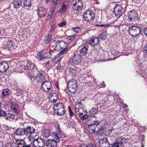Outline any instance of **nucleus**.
Listing matches in <instances>:
<instances>
[{"label": "nucleus", "instance_id": "obj_1", "mask_svg": "<svg viewBox=\"0 0 147 147\" xmlns=\"http://www.w3.org/2000/svg\"><path fill=\"white\" fill-rule=\"evenodd\" d=\"M34 67V64L31 62H29L27 63L26 66L22 65L21 67L22 71L30 78V80H31L36 76L34 73L32 72V70Z\"/></svg>", "mask_w": 147, "mask_h": 147}, {"label": "nucleus", "instance_id": "obj_2", "mask_svg": "<svg viewBox=\"0 0 147 147\" xmlns=\"http://www.w3.org/2000/svg\"><path fill=\"white\" fill-rule=\"evenodd\" d=\"M83 55V48L80 50H78L76 52H75L72 58V65L74 64L78 65L81 63L82 61V56Z\"/></svg>", "mask_w": 147, "mask_h": 147}, {"label": "nucleus", "instance_id": "obj_3", "mask_svg": "<svg viewBox=\"0 0 147 147\" xmlns=\"http://www.w3.org/2000/svg\"><path fill=\"white\" fill-rule=\"evenodd\" d=\"M64 105L62 103H58L54 105L53 107L55 113L59 115H63L65 112Z\"/></svg>", "mask_w": 147, "mask_h": 147}, {"label": "nucleus", "instance_id": "obj_4", "mask_svg": "<svg viewBox=\"0 0 147 147\" xmlns=\"http://www.w3.org/2000/svg\"><path fill=\"white\" fill-rule=\"evenodd\" d=\"M141 31L140 28L136 26H133L129 28V33L133 37H137Z\"/></svg>", "mask_w": 147, "mask_h": 147}, {"label": "nucleus", "instance_id": "obj_5", "mask_svg": "<svg viewBox=\"0 0 147 147\" xmlns=\"http://www.w3.org/2000/svg\"><path fill=\"white\" fill-rule=\"evenodd\" d=\"M68 64L67 69L69 72V74L72 76L76 75L78 72V68L72 65V61L71 60L68 61Z\"/></svg>", "mask_w": 147, "mask_h": 147}, {"label": "nucleus", "instance_id": "obj_6", "mask_svg": "<svg viewBox=\"0 0 147 147\" xmlns=\"http://www.w3.org/2000/svg\"><path fill=\"white\" fill-rule=\"evenodd\" d=\"M94 12L90 10L86 11L83 14V17L85 20L87 22H90L93 20L94 19Z\"/></svg>", "mask_w": 147, "mask_h": 147}, {"label": "nucleus", "instance_id": "obj_7", "mask_svg": "<svg viewBox=\"0 0 147 147\" xmlns=\"http://www.w3.org/2000/svg\"><path fill=\"white\" fill-rule=\"evenodd\" d=\"M67 87L69 92L71 93L74 92L78 87L77 82L74 80H70L68 83Z\"/></svg>", "mask_w": 147, "mask_h": 147}, {"label": "nucleus", "instance_id": "obj_8", "mask_svg": "<svg viewBox=\"0 0 147 147\" xmlns=\"http://www.w3.org/2000/svg\"><path fill=\"white\" fill-rule=\"evenodd\" d=\"M81 102L77 103L75 107V110L77 114L83 120V108Z\"/></svg>", "mask_w": 147, "mask_h": 147}, {"label": "nucleus", "instance_id": "obj_9", "mask_svg": "<svg viewBox=\"0 0 147 147\" xmlns=\"http://www.w3.org/2000/svg\"><path fill=\"white\" fill-rule=\"evenodd\" d=\"M51 83L47 81H44L41 84L40 89L42 91L47 92L51 90Z\"/></svg>", "mask_w": 147, "mask_h": 147}, {"label": "nucleus", "instance_id": "obj_10", "mask_svg": "<svg viewBox=\"0 0 147 147\" xmlns=\"http://www.w3.org/2000/svg\"><path fill=\"white\" fill-rule=\"evenodd\" d=\"M87 122L85 121V125L88 127L89 132L92 133H93L95 132V129L97 127V125L96 123L91 124L90 120H87Z\"/></svg>", "mask_w": 147, "mask_h": 147}, {"label": "nucleus", "instance_id": "obj_11", "mask_svg": "<svg viewBox=\"0 0 147 147\" xmlns=\"http://www.w3.org/2000/svg\"><path fill=\"white\" fill-rule=\"evenodd\" d=\"M128 19L132 22H135L138 19V15L135 11H131L129 13Z\"/></svg>", "mask_w": 147, "mask_h": 147}, {"label": "nucleus", "instance_id": "obj_12", "mask_svg": "<svg viewBox=\"0 0 147 147\" xmlns=\"http://www.w3.org/2000/svg\"><path fill=\"white\" fill-rule=\"evenodd\" d=\"M33 145L34 147H43L45 144L44 140L41 138H37L34 140Z\"/></svg>", "mask_w": 147, "mask_h": 147}, {"label": "nucleus", "instance_id": "obj_13", "mask_svg": "<svg viewBox=\"0 0 147 147\" xmlns=\"http://www.w3.org/2000/svg\"><path fill=\"white\" fill-rule=\"evenodd\" d=\"M123 8L121 5H116L114 8V13L115 16L119 17L122 14Z\"/></svg>", "mask_w": 147, "mask_h": 147}, {"label": "nucleus", "instance_id": "obj_14", "mask_svg": "<svg viewBox=\"0 0 147 147\" xmlns=\"http://www.w3.org/2000/svg\"><path fill=\"white\" fill-rule=\"evenodd\" d=\"M10 106L11 110L16 115L18 114L20 112V107L18 104L14 103L13 101H11Z\"/></svg>", "mask_w": 147, "mask_h": 147}, {"label": "nucleus", "instance_id": "obj_15", "mask_svg": "<svg viewBox=\"0 0 147 147\" xmlns=\"http://www.w3.org/2000/svg\"><path fill=\"white\" fill-rule=\"evenodd\" d=\"M37 11L38 15L40 18L44 17L47 13L46 9L43 6H39L38 7Z\"/></svg>", "mask_w": 147, "mask_h": 147}, {"label": "nucleus", "instance_id": "obj_16", "mask_svg": "<svg viewBox=\"0 0 147 147\" xmlns=\"http://www.w3.org/2000/svg\"><path fill=\"white\" fill-rule=\"evenodd\" d=\"M9 67L8 64L6 62H0V72L3 73L6 72Z\"/></svg>", "mask_w": 147, "mask_h": 147}, {"label": "nucleus", "instance_id": "obj_17", "mask_svg": "<svg viewBox=\"0 0 147 147\" xmlns=\"http://www.w3.org/2000/svg\"><path fill=\"white\" fill-rule=\"evenodd\" d=\"M59 141V140L56 141L50 139L47 141L46 145L47 147H55L57 145V142Z\"/></svg>", "mask_w": 147, "mask_h": 147}, {"label": "nucleus", "instance_id": "obj_18", "mask_svg": "<svg viewBox=\"0 0 147 147\" xmlns=\"http://www.w3.org/2000/svg\"><path fill=\"white\" fill-rule=\"evenodd\" d=\"M90 45L93 47H94L98 45L99 42L98 38L96 37L92 38L90 40H88Z\"/></svg>", "mask_w": 147, "mask_h": 147}, {"label": "nucleus", "instance_id": "obj_19", "mask_svg": "<svg viewBox=\"0 0 147 147\" xmlns=\"http://www.w3.org/2000/svg\"><path fill=\"white\" fill-rule=\"evenodd\" d=\"M68 51L67 48H65L61 51L58 54V57L59 59H58V61L61 60L63 57H65L66 54Z\"/></svg>", "mask_w": 147, "mask_h": 147}, {"label": "nucleus", "instance_id": "obj_20", "mask_svg": "<svg viewBox=\"0 0 147 147\" xmlns=\"http://www.w3.org/2000/svg\"><path fill=\"white\" fill-rule=\"evenodd\" d=\"M11 5L15 9H17L22 6L21 1L20 0L14 1L11 3Z\"/></svg>", "mask_w": 147, "mask_h": 147}, {"label": "nucleus", "instance_id": "obj_21", "mask_svg": "<svg viewBox=\"0 0 147 147\" xmlns=\"http://www.w3.org/2000/svg\"><path fill=\"white\" fill-rule=\"evenodd\" d=\"M49 99L51 102L55 103L57 100L58 96L57 94L56 93H52L49 94Z\"/></svg>", "mask_w": 147, "mask_h": 147}, {"label": "nucleus", "instance_id": "obj_22", "mask_svg": "<svg viewBox=\"0 0 147 147\" xmlns=\"http://www.w3.org/2000/svg\"><path fill=\"white\" fill-rule=\"evenodd\" d=\"M88 81L87 82H86V81H85L86 86H92L93 85H94L95 83L92 77H90L88 78H87L86 79Z\"/></svg>", "mask_w": 147, "mask_h": 147}, {"label": "nucleus", "instance_id": "obj_23", "mask_svg": "<svg viewBox=\"0 0 147 147\" xmlns=\"http://www.w3.org/2000/svg\"><path fill=\"white\" fill-rule=\"evenodd\" d=\"M15 134L19 136H22L26 135L25 129L19 128L16 129Z\"/></svg>", "mask_w": 147, "mask_h": 147}, {"label": "nucleus", "instance_id": "obj_24", "mask_svg": "<svg viewBox=\"0 0 147 147\" xmlns=\"http://www.w3.org/2000/svg\"><path fill=\"white\" fill-rule=\"evenodd\" d=\"M10 93V91L9 89H3L2 91L1 97L3 98L7 97Z\"/></svg>", "mask_w": 147, "mask_h": 147}, {"label": "nucleus", "instance_id": "obj_25", "mask_svg": "<svg viewBox=\"0 0 147 147\" xmlns=\"http://www.w3.org/2000/svg\"><path fill=\"white\" fill-rule=\"evenodd\" d=\"M5 118L6 120H7L10 121H13L14 119L16 120L17 119V118L16 119L15 118V115L9 113H7V115L5 116Z\"/></svg>", "mask_w": 147, "mask_h": 147}, {"label": "nucleus", "instance_id": "obj_26", "mask_svg": "<svg viewBox=\"0 0 147 147\" xmlns=\"http://www.w3.org/2000/svg\"><path fill=\"white\" fill-rule=\"evenodd\" d=\"M26 135L28 134H31L34 133L35 131L34 129L32 127L28 126L25 129Z\"/></svg>", "mask_w": 147, "mask_h": 147}, {"label": "nucleus", "instance_id": "obj_27", "mask_svg": "<svg viewBox=\"0 0 147 147\" xmlns=\"http://www.w3.org/2000/svg\"><path fill=\"white\" fill-rule=\"evenodd\" d=\"M116 142L119 145H121V144L125 143L126 139L124 137H120L118 138L116 140Z\"/></svg>", "mask_w": 147, "mask_h": 147}, {"label": "nucleus", "instance_id": "obj_28", "mask_svg": "<svg viewBox=\"0 0 147 147\" xmlns=\"http://www.w3.org/2000/svg\"><path fill=\"white\" fill-rule=\"evenodd\" d=\"M15 144L17 145H23L25 144L24 138L21 139L19 138L15 139Z\"/></svg>", "mask_w": 147, "mask_h": 147}, {"label": "nucleus", "instance_id": "obj_29", "mask_svg": "<svg viewBox=\"0 0 147 147\" xmlns=\"http://www.w3.org/2000/svg\"><path fill=\"white\" fill-rule=\"evenodd\" d=\"M81 2L79 1V0H73L71 1V4L72 7L75 10L76 9V7L78 6V4H80Z\"/></svg>", "mask_w": 147, "mask_h": 147}, {"label": "nucleus", "instance_id": "obj_30", "mask_svg": "<svg viewBox=\"0 0 147 147\" xmlns=\"http://www.w3.org/2000/svg\"><path fill=\"white\" fill-rule=\"evenodd\" d=\"M60 43L61 49L67 48V47L68 46V44L67 42L63 41H60Z\"/></svg>", "mask_w": 147, "mask_h": 147}, {"label": "nucleus", "instance_id": "obj_31", "mask_svg": "<svg viewBox=\"0 0 147 147\" xmlns=\"http://www.w3.org/2000/svg\"><path fill=\"white\" fill-rule=\"evenodd\" d=\"M55 50L56 51H59L61 49L60 41H58L55 42Z\"/></svg>", "mask_w": 147, "mask_h": 147}, {"label": "nucleus", "instance_id": "obj_32", "mask_svg": "<svg viewBox=\"0 0 147 147\" xmlns=\"http://www.w3.org/2000/svg\"><path fill=\"white\" fill-rule=\"evenodd\" d=\"M55 138L57 140L62 137V134L59 131L55 132L53 133Z\"/></svg>", "mask_w": 147, "mask_h": 147}, {"label": "nucleus", "instance_id": "obj_33", "mask_svg": "<svg viewBox=\"0 0 147 147\" xmlns=\"http://www.w3.org/2000/svg\"><path fill=\"white\" fill-rule=\"evenodd\" d=\"M51 134V131L49 129H45L42 133V136L44 137H47L49 136Z\"/></svg>", "mask_w": 147, "mask_h": 147}, {"label": "nucleus", "instance_id": "obj_34", "mask_svg": "<svg viewBox=\"0 0 147 147\" xmlns=\"http://www.w3.org/2000/svg\"><path fill=\"white\" fill-rule=\"evenodd\" d=\"M107 35V33L106 32H102L100 34L99 37L102 40H104L106 38Z\"/></svg>", "mask_w": 147, "mask_h": 147}, {"label": "nucleus", "instance_id": "obj_35", "mask_svg": "<svg viewBox=\"0 0 147 147\" xmlns=\"http://www.w3.org/2000/svg\"><path fill=\"white\" fill-rule=\"evenodd\" d=\"M51 35H48L47 36H45L44 38V42L45 43H48L50 42V41L51 40Z\"/></svg>", "mask_w": 147, "mask_h": 147}, {"label": "nucleus", "instance_id": "obj_36", "mask_svg": "<svg viewBox=\"0 0 147 147\" xmlns=\"http://www.w3.org/2000/svg\"><path fill=\"white\" fill-rule=\"evenodd\" d=\"M23 5L25 7H29L31 4V0H23Z\"/></svg>", "mask_w": 147, "mask_h": 147}, {"label": "nucleus", "instance_id": "obj_37", "mask_svg": "<svg viewBox=\"0 0 147 147\" xmlns=\"http://www.w3.org/2000/svg\"><path fill=\"white\" fill-rule=\"evenodd\" d=\"M37 81L38 82H41L44 79V77L43 76L42 74H39L38 75V76L36 77Z\"/></svg>", "mask_w": 147, "mask_h": 147}, {"label": "nucleus", "instance_id": "obj_38", "mask_svg": "<svg viewBox=\"0 0 147 147\" xmlns=\"http://www.w3.org/2000/svg\"><path fill=\"white\" fill-rule=\"evenodd\" d=\"M8 45V47L9 48L10 47V50H12L14 49H16L15 47L16 46H14V43L12 42L11 40H10L8 42H7Z\"/></svg>", "mask_w": 147, "mask_h": 147}, {"label": "nucleus", "instance_id": "obj_39", "mask_svg": "<svg viewBox=\"0 0 147 147\" xmlns=\"http://www.w3.org/2000/svg\"><path fill=\"white\" fill-rule=\"evenodd\" d=\"M52 56L51 54L48 52L43 54V57L45 58L49 59L51 58Z\"/></svg>", "mask_w": 147, "mask_h": 147}, {"label": "nucleus", "instance_id": "obj_40", "mask_svg": "<svg viewBox=\"0 0 147 147\" xmlns=\"http://www.w3.org/2000/svg\"><path fill=\"white\" fill-rule=\"evenodd\" d=\"M9 10L7 9L5 11H3L2 12L4 13V18H10V16L9 13Z\"/></svg>", "mask_w": 147, "mask_h": 147}, {"label": "nucleus", "instance_id": "obj_41", "mask_svg": "<svg viewBox=\"0 0 147 147\" xmlns=\"http://www.w3.org/2000/svg\"><path fill=\"white\" fill-rule=\"evenodd\" d=\"M56 68L58 72H61L63 71V65H61V64H59L57 67Z\"/></svg>", "mask_w": 147, "mask_h": 147}, {"label": "nucleus", "instance_id": "obj_42", "mask_svg": "<svg viewBox=\"0 0 147 147\" xmlns=\"http://www.w3.org/2000/svg\"><path fill=\"white\" fill-rule=\"evenodd\" d=\"M57 6H56L55 5H53L51 9V10L49 12L51 14H53L55 11V9L56 8Z\"/></svg>", "mask_w": 147, "mask_h": 147}, {"label": "nucleus", "instance_id": "obj_43", "mask_svg": "<svg viewBox=\"0 0 147 147\" xmlns=\"http://www.w3.org/2000/svg\"><path fill=\"white\" fill-rule=\"evenodd\" d=\"M108 141V139L107 138H103L101 139L99 141V145L105 143Z\"/></svg>", "mask_w": 147, "mask_h": 147}, {"label": "nucleus", "instance_id": "obj_44", "mask_svg": "<svg viewBox=\"0 0 147 147\" xmlns=\"http://www.w3.org/2000/svg\"><path fill=\"white\" fill-rule=\"evenodd\" d=\"M97 111V108H92L90 111V113L91 114H96Z\"/></svg>", "mask_w": 147, "mask_h": 147}, {"label": "nucleus", "instance_id": "obj_45", "mask_svg": "<svg viewBox=\"0 0 147 147\" xmlns=\"http://www.w3.org/2000/svg\"><path fill=\"white\" fill-rule=\"evenodd\" d=\"M110 144L108 142V141L105 143L99 145L100 147H109Z\"/></svg>", "mask_w": 147, "mask_h": 147}, {"label": "nucleus", "instance_id": "obj_46", "mask_svg": "<svg viewBox=\"0 0 147 147\" xmlns=\"http://www.w3.org/2000/svg\"><path fill=\"white\" fill-rule=\"evenodd\" d=\"M67 22L66 21H63L58 24L59 27H63L66 26Z\"/></svg>", "mask_w": 147, "mask_h": 147}, {"label": "nucleus", "instance_id": "obj_47", "mask_svg": "<svg viewBox=\"0 0 147 147\" xmlns=\"http://www.w3.org/2000/svg\"><path fill=\"white\" fill-rule=\"evenodd\" d=\"M66 9L67 7L66 5L64 4H62V6L61 8V12L62 13L64 12Z\"/></svg>", "mask_w": 147, "mask_h": 147}, {"label": "nucleus", "instance_id": "obj_48", "mask_svg": "<svg viewBox=\"0 0 147 147\" xmlns=\"http://www.w3.org/2000/svg\"><path fill=\"white\" fill-rule=\"evenodd\" d=\"M7 113L4 111L1 110V109L0 110V116L3 117L5 116V117Z\"/></svg>", "mask_w": 147, "mask_h": 147}, {"label": "nucleus", "instance_id": "obj_49", "mask_svg": "<svg viewBox=\"0 0 147 147\" xmlns=\"http://www.w3.org/2000/svg\"><path fill=\"white\" fill-rule=\"evenodd\" d=\"M76 34L70 36H68L67 37V39L68 40H73L76 37Z\"/></svg>", "mask_w": 147, "mask_h": 147}, {"label": "nucleus", "instance_id": "obj_50", "mask_svg": "<svg viewBox=\"0 0 147 147\" xmlns=\"http://www.w3.org/2000/svg\"><path fill=\"white\" fill-rule=\"evenodd\" d=\"M81 4H82L81 5H80V4H78V6H77L76 7V9H77L78 11H81L82 9V8L83 7V4L81 2Z\"/></svg>", "mask_w": 147, "mask_h": 147}, {"label": "nucleus", "instance_id": "obj_51", "mask_svg": "<svg viewBox=\"0 0 147 147\" xmlns=\"http://www.w3.org/2000/svg\"><path fill=\"white\" fill-rule=\"evenodd\" d=\"M38 58L39 59L41 60L43 57V54L41 53H38Z\"/></svg>", "mask_w": 147, "mask_h": 147}, {"label": "nucleus", "instance_id": "obj_52", "mask_svg": "<svg viewBox=\"0 0 147 147\" xmlns=\"http://www.w3.org/2000/svg\"><path fill=\"white\" fill-rule=\"evenodd\" d=\"M52 2L53 3V5H55L56 6H57V5L58 4L60 3V0H52Z\"/></svg>", "mask_w": 147, "mask_h": 147}, {"label": "nucleus", "instance_id": "obj_53", "mask_svg": "<svg viewBox=\"0 0 147 147\" xmlns=\"http://www.w3.org/2000/svg\"><path fill=\"white\" fill-rule=\"evenodd\" d=\"M83 147H95L92 143H89L83 145Z\"/></svg>", "mask_w": 147, "mask_h": 147}, {"label": "nucleus", "instance_id": "obj_54", "mask_svg": "<svg viewBox=\"0 0 147 147\" xmlns=\"http://www.w3.org/2000/svg\"><path fill=\"white\" fill-rule=\"evenodd\" d=\"M74 31L76 32H79L81 31V29L78 27H76L73 28Z\"/></svg>", "mask_w": 147, "mask_h": 147}, {"label": "nucleus", "instance_id": "obj_55", "mask_svg": "<svg viewBox=\"0 0 147 147\" xmlns=\"http://www.w3.org/2000/svg\"><path fill=\"white\" fill-rule=\"evenodd\" d=\"M68 110L69 111V115H70V116H71V117L74 115V113H73L72 111L71 110V108L70 107L68 106Z\"/></svg>", "mask_w": 147, "mask_h": 147}, {"label": "nucleus", "instance_id": "obj_56", "mask_svg": "<svg viewBox=\"0 0 147 147\" xmlns=\"http://www.w3.org/2000/svg\"><path fill=\"white\" fill-rule=\"evenodd\" d=\"M4 13L2 12H0V21L3 20L4 19Z\"/></svg>", "mask_w": 147, "mask_h": 147}, {"label": "nucleus", "instance_id": "obj_57", "mask_svg": "<svg viewBox=\"0 0 147 147\" xmlns=\"http://www.w3.org/2000/svg\"><path fill=\"white\" fill-rule=\"evenodd\" d=\"M144 52L146 55H147V43L144 47Z\"/></svg>", "mask_w": 147, "mask_h": 147}, {"label": "nucleus", "instance_id": "obj_58", "mask_svg": "<svg viewBox=\"0 0 147 147\" xmlns=\"http://www.w3.org/2000/svg\"><path fill=\"white\" fill-rule=\"evenodd\" d=\"M88 51V48L86 47H83V54H86L87 53ZM84 55L83 54V55Z\"/></svg>", "mask_w": 147, "mask_h": 147}, {"label": "nucleus", "instance_id": "obj_59", "mask_svg": "<svg viewBox=\"0 0 147 147\" xmlns=\"http://www.w3.org/2000/svg\"><path fill=\"white\" fill-rule=\"evenodd\" d=\"M119 145L116 142H114L112 146V147H119Z\"/></svg>", "mask_w": 147, "mask_h": 147}, {"label": "nucleus", "instance_id": "obj_60", "mask_svg": "<svg viewBox=\"0 0 147 147\" xmlns=\"http://www.w3.org/2000/svg\"><path fill=\"white\" fill-rule=\"evenodd\" d=\"M106 85L105 84L104 82H103L101 84L100 87L101 88H104L105 87Z\"/></svg>", "mask_w": 147, "mask_h": 147}, {"label": "nucleus", "instance_id": "obj_61", "mask_svg": "<svg viewBox=\"0 0 147 147\" xmlns=\"http://www.w3.org/2000/svg\"><path fill=\"white\" fill-rule=\"evenodd\" d=\"M144 33L145 34V35L147 36V28L144 29Z\"/></svg>", "mask_w": 147, "mask_h": 147}, {"label": "nucleus", "instance_id": "obj_62", "mask_svg": "<svg viewBox=\"0 0 147 147\" xmlns=\"http://www.w3.org/2000/svg\"><path fill=\"white\" fill-rule=\"evenodd\" d=\"M50 13V14H49L47 17V19L49 20L52 17V14H51Z\"/></svg>", "mask_w": 147, "mask_h": 147}, {"label": "nucleus", "instance_id": "obj_63", "mask_svg": "<svg viewBox=\"0 0 147 147\" xmlns=\"http://www.w3.org/2000/svg\"><path fill=\"white\" fill-rule=\"evenodd\" d=\"M31 146V145L30 144H29V145H23V146H22V147H30Z\"/></svg>", "mask_w": 147, "mask_h": 147}, {"label": "nucleus", "instance_id": "obj_64", "mask_svg": "<svg viewBox=\"0 0 147 147\" xmlns=\"http://www.w3.org/2000/svg\"><path fill=\"white\" fill-rule=\"evenodd\" d=\"M88 116L87 115H83V120L86 119L88 118Z\"/></svg>", "mask_w": 147, "mask_h": 147}]
</instances>
